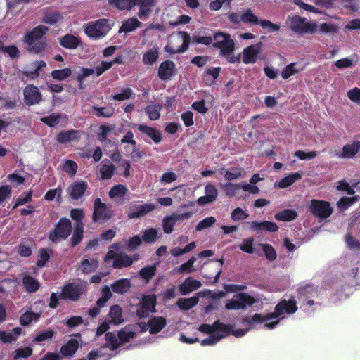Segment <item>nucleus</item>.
Returning <instances> with one entry per match:
<instances>
[{"label": "nucleus", "instance_id": "f704fd0d", "mask_svg": "<svg viewBox=\"0 0 360 360\" xmlns=\"http://www.w3.org/2000/svg\"><path fill=\"white\" fill-rule=\"evenodd\" d=\"M142 23L136 18H130L123 22L120 27L119 32L129 33L141 27Z\"/></svg>", "mask_w": 360, "mask_h": 360}, {"label": "nucleus", "instance_id": "3c124183", "mask_svg": "<svg viewBox=\"0 0 360 360\" xmlns=\"http://www.w3.org/2000/svg\"><path fill=\"white\" fill-rule=\"evenodd\" d=\"M158 238V231L154 228H150L142 232V240L145 243L150 244L155 242Z\"/></svg>", "mask_w": 360, "mask_h": 360}, {"label": "nucleus", "instance_id": "423d86ee", "mask_svg": "<svg viewBox=\"0 0 360 360\" xmlns=\"http://www.w3.org/2000/svg\"><path fill=\"white\" fill-rule=\"evenodd\" d=\"M234 298L227 302L225 309L227 310L245 309L247 307H250L256 302L254 297L246 292H240L234 295Z\"/></svg>", "mask_w": 360, "mask_h": 360}, {"label": "nucleus", "instance_id": "7c9ffc66", "mask_svg": "<svg viewBox=\"0 0 360 360\" xmlns=\"http://www.w3.org/2000/svg\"><path fill=\"white\" fill-rule=\"evenodd\" d=\"M22 283L25 290L30 293L37 292L40 288L39 282L30 275H25Z\"/></svg>", "mask_w": 360, "mask_h": 360}, {"label": "nucleus", "instance_id": "9b49d317", "mask_svg": "<svg viewBox=\"0 0 360 360\" xmlns=\"http://www.w3.org/2000/svg\"><path fill=\"white\" fill-rule=\"evenodd\" d=\"M134 129H138L141 134L150 139L155 144H159L162 140V132L155 127L145 124H132Z\"/></svg>", "mask_w": 360, "mask_h": 360}, {"label": "nucleus", "instance_id": "79ce46f5", "mask_svg": "<svg viewBox=\"0 0 360 360\" xmlns=\"http://www.w3.org/2000/svg\"><path fill=\"white\" fill-rule=\"evenodd\" d=\"M199 302V297L193 296L190 298H180L177 301V305L179 309L187 311L195 306Z\"/></svg>", "mask_w": 360, "mask_h": 360}, {"label": "nucleus", "instance_id": "58836bf2", "mask_svg": "<svg viewBox=\"0 0 360 360\" xmlns=\"http://www.w3.org/2000/svg\"><path fill=\"white\" fill-rule=\"evenodd\" d=\"M79 134V131L70 129L66 131H60L56 135V141L58 143L63 144L70 142L72 140L77 139L76 134Z\"/></svg>", "mask_w": 360, "mask_h": 360}, {"label": "nucleus", "instance_id": "c9c22d12", "mask_svg": "<svg viewBox=\"0 0 360 360\" xmlns=\"http://www.w3.org/2000/svg\"><path fill=\"white\" fill-rule=\"evenodd\" d=\"M134 0H108V4L119 11H130L134 7Z\"/></svg>", "mask_w": 360, "mask_h": 360}, {"label": "nucleus", "instance_id": "39448f33", "mask_svg": "<svg viewBox=\"0 0 360 360\" xmlns=\"http://www.w3.org/2000/svg\"><path fill=\"white\" fill-rule=\"evenodd\" d=\"M308 210L319 221L328 218L333 212V208L328 201L312 199L308 207Z\"/></svg>", "mask_w": 360, "mask_h": 360}, {"label": "nucleus", "instance_id": "de8ad7c7", "mask_svg": "<svg viewBox=\"0 0 360 360\" xmlns=\"http://www.w3.org/2000/svg\"><path fill=\"white\" fill-rule=\"evenodd\" d=\"M72 74V70L69 68L63 69L54 70L51 72V76L53 79L58 81H64Z\"/></svg>", "mask_w": 360, "mask_h": 360}, {"label": "nucleus", "instance_id": "473e14b6", "mask_svg": "<svg viewBox=\"0 0 360 360\" xmlns=\"http://www.w3.org/2000/svg\"><path fill=\"white\" fill-rule=\"evenodd\" d=\"M134 259L127 254H117L115 261H113L112 267L114 269H122L129 267L132 265Z\"/></svg>", "mask_w": 360, "mask_h": 360}, {"label": "nucleus", "instance_id": "2eb2a0df", "mask_svg": "<svg viewBox=\"0 0 360 360\" xmlns=\"http://www.w3.org/2000/svg\"><path fill=\"white\" fill-rule=\"evenodd\" d=\"M176 65L174 61L167 60L162 62L158 70V75L162 81H168L176 75Z\"/></svg>", "mask_w": 360, "mask_h": 360}, {"label": "nucleus", "instance_id": "69168bd1", "mask_svg": "<svg viewBox=\"0 0 360 360\" xmlns=\"http://www.w3.org/2000/svg\"><path fill=\"white\" fill-rule=\"evenodd\" d=\"M33 195L32 190H30L26 193H22L19 198L16 200L15 203L13 206V209L18 207V206L25 205L30 201H32Z\"/></svg>", "mask_w": 360, "mask_h": 360}, {"label": "nucleus", "instance_id": "ddd939ff", "mask_svg": "<svg viewBox=\"0 0 360 360\" xmlns=\"http://www.w3.org/2000/svg\"><path fill=\"white\" fill-rule=\"evenodd\" d=\"M262 49V43L258 42L243 49L242 60L245 64H252L256 63L258 55Z\"/></svg>", "mask_w": 360, "mask_h": 360}, {"label": "nucleus", "instance_id": "864d4df0", "mask_svg": "<svg viewBox=\"0 0 360 360\" xmlns=\"http://www.w3.org/2000/svg\"><path fill=\"white\" fill-rule=\"evenodd\" d=\"M196 261V258L194 256H192L187 262L181 264L178 269L177 272L179 274L181 273H192L195 271V269L193 267V264Z\"/></svg>", "mask_w": 360, "mask_h": 360}, {"label": "nucleus", "instance_id": "2f4dec72", "mask_svg": "<svg viewBox=\"0 0 360 360\" xmlns=\"http://www.w3.org/2000/svg\"><path fill=\"white\" fill-rule=\"evenodd\" d=\"M298 216L297 212L292 209H285L281 210L274 215V219L280 221H292L295 220Z\"/></svg>", "mask_w": 360, "mask_h": 360}, {"label": "nucleus", "instance_id": "1a4fd4ad", "mask_svg": "<svg viewBox=\"0 0 360 360\" xmlns=\"http://www.w3.org/2000/svg\"><path fill=\"white\" fill-rule=\"evenodd\" d=\"M24 103L27 106L39 104L43 96L37 86L33 84H27L23 89Z\"/></svg>", "mask_w": 360, "mask_h": 360}, {"label": "nucleus", "instance_id": "a18cd8bd", "mask_svg": "<svg viewBox=\"0 0 360 360\" xmlns=\"http://www.w3.org/2000/svg\"><path fill=\"white\" fill-rule=\"evenodd\" d=\"M117 338V335H116L114 333L107 332L105 335V339L107 343L104 347H109L112 351L116 350L121 345V343L119 342Z\"/></svg>", "mask_w": 360, "mask_h": 360}, {"label": "nucleus", "instance_id": "b1692460", "mask_svg": "<svg viewBox=\"0 0 360 360\" xmlns=\"http://www.w3.org/2000/svg\"><path fill=\"white\" fill-rule=\"evenodd\" d=\"M297 292L299 300L304 304L307 300L311 299L317 295V288L314 285L307 284L300 287Z\"/></svg>", "mask_w": 360, "mask_h": 360}, {"label": "nucleus", "instance_id": "338daca9", "mask_svg": "<svg viewBox=\"0 0 360 360\" xmlns=\"http://www.w3.org/2000/svg\"><path fill=\"white\" fill-rule=\"evenodd\" d=\"M216 222V219L214 217H208L201 220L197 224L195 230L201 231L207 228L212 226Z\"/></svg>", "mask_w": 360, "mask_h": 360}, {"label": "nucleus", "instance_id": "4d7b16f0", "mask_svg": "<svg viewBox=\"0 0 360 360\" xmlns=\"http://www.w3.org/2000/svg\"><path fill=\"white\" fill-rule=\"evenodd\" d=\"M297 63H291L288 64L281 72V76L283 79H287L300 72V70L296 68Z\"/></svg>", "mask_w": 360, "mask_h": 360}, {"label": "nucleus", "instance_id": "c85d7f7f", "mask_svg": "<svg viewBox=\"0 0 360 360\" xmlns=\"http://www.w3.org/2000/svg\"><path fill=\"white\" fill-rule=\"evenodd\" d=\"M63 19V14L58 11H46L43 13L41 22L50 25H54Z\"/></svg>", "mask_w": 360, "mask_h": 360}, {"label": "nucleus", "instance_id": "0eeeda50", "mask_svg": "<svg viewBox=\"0 0 360 360\" xmlns=\"http://www.w3.org/2000/svg\"><path fill=\"white\" fill-rule=\"evenodd\" d=\"M156 297L154 295H144L136 311L139 319L146 318L150 312H155Z\"/></svg>", "mask_w": 360, "mask_h": 360}, {"label": "nucleus", "instance_id": "603ef678", "mask_svg": "<svg viewBox=\"0 0 360 360\" xmlns=\"http://www.w3.org/2000/svg\"><path fill=\"white\" fill-rule=\"evenodd\" d=\"M62 117L58 113H52L49 116L40 118V121L49 127H53L57 125Z\"/></svg>", "mask_w": 360, "mask_h": 360}, {"label": "nucleus", "instance_id": "37998d69", "mask_svg": "<svg viewBox=\"0 0 360 360\" xmlns=\"http://www.w3.org/2000/svg\"><path fill=\"white\" fill-rule=\"evenodd\" d=\"M159 57L158 48L154 47L147 51L143 56V63L145 65H153Z\"/></svg>", "mask_w": 360, "mask_h": 360}, {"label": "nucleus", "instance_id": "6ab92c4d", "mask_svg": "<svg viewBox=\"0 0 360 360\" xmlns=\"http://www.w3.org/2000/svg\"><path fill=\"white\" fill-rule=\"evenodd\" d=\"M248 224L251 230L257 232L268 231L274 233L278 230L277 224L275 222L269 221H264L261 222L252 221L248 222Z\"/></svg>", "mask_w": 360, "mask_h": 360}, {"label": "nucleus", "instance_id": "c03bdc74", "mask_svg": "<svg viewBox=\"0 0 360 360\" xmlns=\"http://www.w3.org/2000/svg\"><path fill=\"white\" fill-rule=\"evenodd\" d=\"M92 109L95 110L94 115L97 117H110L113 115L115 109L113 107H98L93 105Z\"/></svg>", "mask_w": 360, "mask_h": 360}, {"label": "nucleus", "instance_id": "bf43d9fd", "mask_svg": "<svg viewBox=\"0 0 360 360\" xmlns=\"http://www.w3.org/2000/svg\"><path fill=\"white\" fill-rule=\"evenodd\" d=\"M240 20L243 22L251 23L252 25H258L259 23L258 18L252 13L250 9H248L243 14H242Z\"/></svg>", "mask_w": 360, "mask_h": 360}, {"label": "nucleus", "instance_id": "72a5a7b5", "mask_svg": "<svg viewBox=\"0 0 360 360\" xmlns=\"http://www.w3.org/2000/svg\"><path fill=\"white\" fill-rule=\"evenodd\" d=\"M79 347V342L76 339H70L60 348V353L63 356H72Z\"/></svg>", "mask_w": 360, "mask_h": 360}, {"label": "nucleus", "instance_id": "8fccbe9b", "mask_svg": "<svg viewBox=\"0 0 360 360\" xmlns=\"http://www.w3.org/2000/svg\"><path fill=\"white\" fill-rule=\"evenodd\" d=\"M128 191L126 186L122 184H117L113 186L109 191L108 195L111 199L117 197H124Z\"/></svg>", "mask_w": 360, "mask_h": 360}, {"label": "nucleus", "instance_id": "0e129e2a", "mask_svg": "<svg viewBox=\"0 0 360 360\" xmlns=\"http://www.w3.org/2000/svg\"><path fill=\"white\" fill-rule=\"evenodd\" d=\"M243 172V168L232 167L231 171L227 170L224 172V176L226 180L231 181L240 177Z\"/></svg>", "mask_w": 360, "mask_h": 360}, {"label": "nucleus", "instance_id": "f8f14e48", "mask_svg": "<svg viewBox=\"0 0 360 360\" xmlns=\"http://www.w3.org/2000/svg\"><path fill=\"white\" fill-rule=\"evenodd\" d=\"M156 206L152 203L146 204H131L129 206V212L127 214L129 219H137L145 216L150 212L153 211Z\"/></svg>", "mask_w": 360, "mask_h": 360}, {"label": "nucleus", "instance_id": "393cba45", "mask_svg": "<svg viewBox=\"0 0 360 360\" xmlns=\"http://www.w3.org/2000/svg\"><path fill=\"white\" fill-rule=\"evenodd\" d=\"M115 166L108 159H104L101 164L99 172L101 179L103 180L110 179L115 174Z\"/></svg>", "mask_w": 360, "mask_h": 360}, {"label": "nucleus", "instance_id": "13d9d810", "mask_svg": "<svg viewBox=\"0 0 360 360\" xmlns=\"http://www.w3.org/2000/svg\"><path fill=\"white\" fill-rule=\"evenodd\" d=\"M39 318V314L33 311H27L23 314L20 319V323L22 326H27L32 321H36Z\"/></svg>", "mask_w": 360, "mask_h": 360}, {"label": "nucleus", "instance_id": "ea45409f", "mask_svg": "<svg viewBox=\"0 0 360 360\" xmlns=\"http://www.w3.org/2000/svg\"><path fill=\"white\" fill-rule=\"evenodd\" d=\"M84 224H75L73 233L70 238L71 246L75 247L79 244L83 238Z\"/></svg>", "mask_w": 360, "mask_h": 360}, {"label": "nucleus", "instance_id": "f3484780", "mask_svg": "<svg viewBox=\"0 0 360 360\" xmlns=\"http://www.w3.org/2000/svg\"><path fill=\"white\" fill-rule=\"evenodd\" d=\"M134 6L139 8L138 16L141 20L149 17L151 15L153 8L156 5V0H134Z\"/></svg>", "mask_w": 360, "mask_h": 360}, {"label": "nucleus", "instance_id": "49530a36", "mask_svg": "<svg viewBox=\"0 0 360 360\" xmlns=\"http://www.w3.org/2000/svg\"><path fill=\"white\" fill-rule=\"evenodd\" d=\"M94 73V68H82L80 72L77 73L75 77V79L79 82V89H84V79L91 75Z\"/></svg>", "mask_w": 360, "mask_h": 360}, {"label": "nucleus", "instance_id": "e2e57ef3", "mask_svg": "<svg viewBox=\"0 0 360 360\" xmlns=\"http://www.w3.org/2000/svg\"><path fill=\"white\" fill-rule=\"evenodd\" d=\"M192 41L193 43L197 44H203L209 46L212 44L213 39L210 35L201 36L200 34H193L192 36Z\"/></svg>", "mask_w": 360, "mask_h": 360}, {"label": "nucleus", "instance_id": "cd10ccee", "mask_svg": "<svg viewBox=\"0 0 360 360\" xmlns=\"http://www.w3.org/2000/svg\"><path fill=\"white\" fill-rule=\"evenodd\" d=\"M221 68L220 67H215L212 68H207L205 70L202 75V78L207 86L214 84L216 79L219 77Z\"/></svg>", "mask_w": 360, "mask_h": 360}, {"label": "nucleus", "instance_id": "680f3d73", "mask_svg": "<svg viewBox=\"0 0 360 360\" xmlns=\"http://www.w3.org/2000/svg\"><path fill=\"white\" fill-rule=\"evenodd\" d=\"M52 252L51 250L49 249H40L39 250V259L37 262V265L41 268L44 266L46 262L49 260L50 253Z\"/></svg>", "mask_w": 360, "mask_h": 360}, {"label": "nucleus", "instance_id": "4be33fe9", "mask_svg": "<svg viewBox=\"0 0 360 360\" xmlns=\"http://www.w3.org/2000/svg\"><path fill=\"white\" fill-rule=\"evenodd\" d=\"M276 319L275 315L273 313H270L266 315H262L260 314H255L251 317H244L242 319V323L250 328H253L254 323H262L264 321Z\"/></svg>", "mask_w": 360, "mask_h": 360}, {"label": "nucleus", "instance_id": "4468645a", "mask_svg": "<svg viewBox=\"0 0 360 360\" xmlns=\"http://www.w3.org/2000/svg\"><path fill=\"white\" fill-rule=\"evenodd\" d=\"M89 188L86 181L77 180L72 183L68 188V193L71 199L78 200L82 198Z\"/></svg>", "mask_w": 360, "mask_h": 360}, {"label": "nucleus", "instance_id": "dca6fc26", "mask_svg": "<svg viewBox=\"0 0 360 360\" xmlns=\"http://www.w3.org/2000/svg\"><path fill=\"white\" fill-rule=\"evenodd\" d=\"M219 49V56L226 58L229 63H240L241 59L240 54L238 56L233 55L235 51V42L232 39L228 41V42L224 44Z\"/></svg>", "mask_w": 360, "mask_h": 360}, {"label": "nucleus", "instance_id": "6e6552de", "mask_svg": "<svg viewBox=\"0 0 360 360\" xmlns=\"http://www.w3.org/2000/svg\"><path fill=\"white\" fill-rule=\"evenodd\" d=\"M112 215L111 210L105 203L103 202L99 198L95 199L92 216L94 222H98L99 221H106L112 217Z\"/></svg>", "mask_w": 360, "mask_h": 360}, {"label": "nucleus", "instance_id": "aec40b11", "mask_svg": "<svg viewBox=\"0 0 360 360\" xmlns=\"http://www.w3.org/2000/svg\"><path fill=\"white\" fill-rule=\"evenodd\" d=\"M360 150V141L354 140L352 143L345 145L342 151L337 153L340 158L351 159L356 156Z\"/></svg>", "mask_w": 360, "mask_h": 360}, {"label": "nucleus", "instance_id": "a878e982", "mask_svg": "<svg viewBox=\"0 0 360 360\" xmlns=\"http://www.w3.org/2000/svg\"><path fill=\"white\" fill-rule=\"evenodd\" d=\"M60 45L68 49H77L81 41L79 37L72 34H66L64 36L61 37L58 39Z\"/></svg>", "mask_w": 360, "mask_h": 360}, {"label": "nucleus", "instance_id": "a19ab883", "mask_svg": "<svg viewBox=\"0 0 360 360\" xmlns=\"http://www.w3.org/2000/svg\"><path fill=\"white\" fill-rule=\"evenodd\" d=\"M156 271L157 266L155 264L148 265L141 269L139 271V274L145 280L146 283H148L150 280L156 274Z\"/></svg>", "mask_w": 360, "mask_h": 360}, {"label": "nucleus", "instance_id": "5fc2aeb1", "mask_svg": "<svg viewBox=\"0 0 360 360\" xmlns=\"http://www.w3.org/2000/svg\"><path fill=\"white\" fill-rule=\"evenodd\" d=\"M232 327L230 325H227L217 320L214 321V333L216 331L220 332L219 335H224L223 338L229 335L231 332Z\"/></svg>", "mask_w": 360, "mask_h": 360}, {"label": "nucleus", "instance_id": "9d476101", "mask_svg": "<svg viewBox=\"0 0 360 360\" xmlns=\"http://www.w3.org/2000/svg\"><path fill=\"white\" fill-rule=\"evenodd\" d=\"M82 295V286L79 284L72 283H65L59 295V297L63 300H70L77 301Z\"/></svg>", "mask_w": 360, "mask_h": 360}, {"label": "nucleus", "instance_id": "5701e85b", "mask_svg": "<svg viewBox=\"0 0 360 360\" xmlns=\"http://www.w3.org/2000/svg\"><path fill=\"white\" fill-rule=\"evenodd\" d=\"M167 325L166 319L162 316H153L148 321V330L151 335L160 332Z\"/></svg>", "mask_w": 360, "mask_h": 360}, {"label": "nucleus", "instance_id": "052dcab7", "mask_svg": "<svg viewBox=\"0 0 360 360\" xmlns=\"http://www.w3.org/2000/svg\"><path fill=\"white\" fill-rule=\"evenodd\" d=\"M358 199L357 196L354 197H342L337 202L338 207L341 210L348 209Z\"/></svg>", "mask_w": 360, "mask_h": 360}, {"label": "nucleus", "instance_id": "09e8293b", "mask_svg": "<svg viewBox=\"0 0 360 360\" xmlns=\"http://www.w3.org/2000/svg\"><path fill=\"white\" fill-rule=\"evenodd\" d=\"M96 263L97 262L94 259H91V260L84 259L80 262L79 269H81L83 273L91 274L96 270Z\"/></svg>", "mask_w": 360, "mask_h": 360}, {"label": "nucleus", "instance_id": "6e6d98bb", "mask_svg": "<svg viewBox=\"0 0 360 360\" xmlns=\"http://www.w3.org/2000/svg\"><path fill=\"white\" fill-rule=\"evenodd\" d=\"M176 224V222L175 221L172 214L165 217L162 219V229L165 233H172L174 231V227Z\"/></svg>", "mask_w": 360, "mask_h": 360}, {"label": "nucleus", "instance_id": "4c0bfd02", "mask_svg": "<svg viewBox=\"0 0 360 360\" xmlns=\"http://www.w3.org/2000/svg\"><path fill=\"white\" fill-rule=\"evenodd\" d=\"M302 178V174L300 172H293L288 176L283 177L280 180V181L278 183V186L281 188H285L289 186H290L292 184H293L295 181L301 179Z\"/></svg>", "mask_w": 360, "mask_h": 360}, {"label": "nucleus", "instance_id": "f03ea898", "mask_svg": "<svg viewBox=\"0 0 360 360\" xmlns=\"http://www.w3.org/2000/svg\"><path fill=\"white\" fill-rule=\"evenodd\" d=\"M84 33L91 39L104 38L112 29L110 20L106 18L91 21L84 26Z\"/></svg>", "mask_w": 360, "mask_h": 360}, {"label": "nucleus", "instance_id": "e433bc0d", "mask_svg": "<svg viewBox=\"0 0 360 360\" xmlns=\"http://www.w3.org/2000/svg\"><path fill=\"white\" fill-rule=\"evenodd\" d=\"M162 107L159 103L148 105L144 108V112L152 121H155L160 117V111Z\"/></svg>", "mask_w": 360, "mask_h": 360}, {"label": "nucleus", "instance_id": "bb28decb", "mask_svg": "<svg viewBox=\"0 0 360 360\" xmlns=\"http://www.w3.org/2000/svg\"><path fill=\"white\" fill-rule=\"evenodd\" d=\"M131 287V283L128 278H121L111 284V289L115 293L123 295Z\"/></svg>", "mask_w": 360, "mask_h": 360}, {"label": "nucleus", "instance_id": "7ed1b4c3", "mask_svg": "<svg viewBox=\"0 0 360 360\" xmlns=\"http://www.w3.org/2000/svg\"><path fill=\"white\" fill-rule=\"evenodd\" d=\"M72 231L71 221L66 217H62L59 219L54 229L49 231V240L53 243H58L61 240L67 239Z\"/></svg>", "mask_w": 360, "mask_h": 360}, {"label": "nucleus", "instance_id": "c756f323", "mask_svg": "<svg viewBox=\"0 0 360 360\" xmlns=\"http://www.w3.org/2000/svg\"><path fill=\"white\" fill-rule=\"evenodd\" d=\"M123 311L120 306L115 304L110 307L108 316L110 318V323L115 325L120 324L124 321Z\"/></svg>", "mask_w": 360, "mask_h": 360}, {"label": "nucleus", "instance_id": "20e7f679", "mask_svg": "<svg viewBox=\"0 0 360 360\" xmlns=\"http://www.w3.org/2000/svg\"><path fill=\"white\" fill-rule=\"evenodd\" d=\"M287 22L290 29L298 34H314L316 32L318 25L314 22H307V19L299 15L288 17Z\"/></svg>", "mask_w": 360, "mask_h": 360}, {"label": "nucleus", "instance_id": "f257e3e1", "mask_svg": "<svg viewBox=\"0 0 360 360\" xmlns=\"http://www.w3.org/2000/svg\"><path fill=\"white\" fill-rule=\"evenodd\" d=\"M48 31V27L40 25L23 35L22 41L27 45L29 53L39 55L46 49V41L44 36Z\"/></svg>", "mask_w": 360, "mask_h": 360}, {"label": "nucleus", "instance_id": "a211bd4d", "mask_svg": "<svg viewBox=\"0 0 360 360\" xmlns=\"http://www.w3.org/2000/svg\"><path fill=\"white\" fill-rule=\"evenodd\" d=\"M297 310V307L296 306V301L295 300L291 299L288 301L286 300H283L276 305L274 314L276 319L283 314L284 311L287 314H294Z\"/></svg>", "mask_w": 360, "mask_h": 360}, {"label": "nucleus", "instance_id": "412c9836", "mask_svg": "<svg viewBox=\"0 0 360 360\" xmlns=\"http://www.w3.org/2000/svg\"><path fill=\"white\" fill-rule=\"evenodd\" d=\"M202 286L200 281L195 280L193 277H188L179 285V290L182 295H186Z\"/></svg>", "mask_w": 360, "mask_h": 360}, {"label": "nucleus", "instance_id": "774afa93", "mask_svg": "<svg viewBox=\"0 0 360 360\" xmlns=\"http://www.w3.org/2000/svg\"><path fill=\"white\" fill-rule=\"evenodd\" d=\"M249 217V214L245 212L240 207H236L234 209L231 214V217L233 221H238L246 219Z\"/></svg>", "mask_w": 360, "mask_h": 360}]
</instances>
